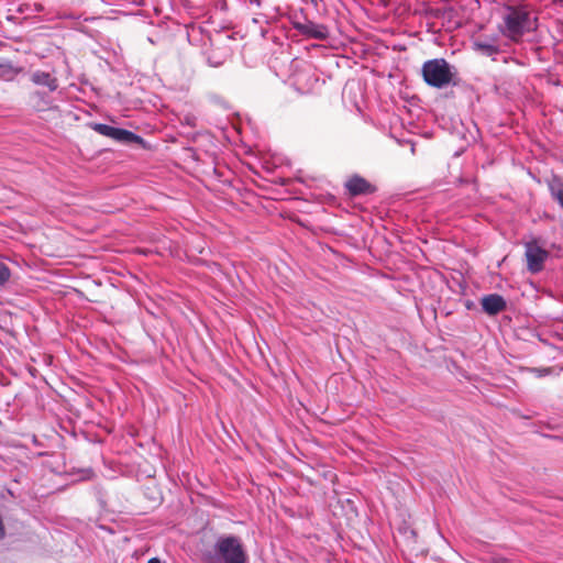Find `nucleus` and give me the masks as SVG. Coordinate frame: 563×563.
<instances>
[{"mask_svg":"<svg viewBox=\"0 0 563 563\" xmlns=\"http://www.w3.org/2000/svg\"><path fill=\"white\" fill-rule=\"evenodd\" d=\"M246 553L241 540L235 536H222L213 549L205 554L206 563H246Z\"/></svg>","mask_w":563,"mask_h":563,"instance_id":"obj_1","label":"nucleus"},{"mask_svg":"<svg viewBox=\"0 0 563 563\" xmlns=\"http://www.w3.org/2000/svg\"><path fill=\"white\" fill-rule=\"evenodd\" d=\"M501 33L511 41H519L534 29V18L523 8H507L503 16Z\"/></svg>","mask_w":563,"mask_h":563,"instance_id":"obj_2","label":"nucleus"},{"mask_svg":"<svg viewBox=\"0 0 563 563\" xmlns=\"http://www.w3.org/2000/svg\"><path fill=\"white\" fill-rule=\"evenodd\" d=\"M422 77L424 81L434 88H444L453 80L454 73L450 64L443 58L427 60L422 65Z\"/></svg>","mask_w":563,"mask_h":563,"instance_id":"obj_3","label":"nucleus"},{"mask_svg":"<svg viewBox=\"0 0 563 563\" xmlns=\"http://www.w3.org/2000/svg\"><path fill=\"white\" fill-rule=\"evenodd\" d=\"M527 267L531 273H538L543 268V264L548 258V252L534 242L526 244Z\"/></svg>","mask_w":563,"mask_h":563,"instance_id":"obj_4","label":"nucleus"},{"mask_svg":"<svg viewBox=\"0 0 563 563\" xmlns=\"http://www.w3.org/2000/svg\"><path fill=\"white\" fill-rule=\"evenodd\" d=\"M92 129L103 136H108L120 142H133L140 139L133 132L108 124L95 123L92 124Z\"/></svg>","mask_w":563,"mask_h":563,"instance_id":"obj_5","label":"nucleus"},{"mask_svg":"<svg viewBox=\"0 0 563 563\" xmlns=\"http://www.w3.org/2000/svg\"><path fill=\"white\" fill-rule=\"evenodd\" d=\"M345 187L352 196L372 194L375 190L373 185H371L365 178L357 175L351 177L346 181Z\"/></svg>","mask_w":563,"mask_h":563,"instance_id":"obj_6","label":"nucleus"},{"mask_svg":"<svg viewBox=\"0 0 563 563\" xmlns=\"http://www.w3.org/2000/svg\"><path fill=\"white\" fill-rule=\"evenodd\" d=\"M482 308L486 313L494 316L506 308V301L499 295H488L482 299Z\"/></svg>","mask_w":563,"mask_h":563,"instance_id":"obj_7","label":"nucleus"},{"mask_svg":"<svg viewBox=\"0 0 563 563\" xmlns=\"http://www.w3.org/2000/svg\"><path fill=\"white\" fill-rule=\"evenodd\" d=\"M31 81L37 86L47 87L49 91H55L58 88L56 77L47 71L36 70L32 73Z\"/></svg>","mask_w":563,"mask_h":563,"instance_id":"obj_8","label":"nucleus"},{"mask_svg":"<svg viewBox=\"0 0 563 563\" xmlns=\"http://www.w3.org/2000/svg\"><path fill=\"white\" fill-rule=\"evenodd\" d=\"M299 30L311 37L323 40L328 36V30L324 25L316 24L313 22H308L301 26Z\"/></svg>","mask_w":563,"mask_h":563,"instance_id":"obj_9","label":"nucleus"},{"mask_svg":"<svg viewBox=\"0 0 563 563\" xmlns=\"http://www.w3.org/2000/svg\"><path fill=\"white\" fill-rule=\"evenodd\" d=\"M19 73L20 69L10 63L0 64V79L7 81L13 80Z\"/></svg>","mask_w":563,"mask_h":563,"instance_id":"obj_10","label":"nucleus"},{"mask_svg":"<svg viewBox=\"0 0 563 563\" xmlns=\"http://www.w3.org/2000/svg\"><path fill=\"white\" fill-rule=\"evenodd\" d=\"M474 45L477 51H481L483 54L487 56H493L498 53V47L496 45L485 41H476Z\"/></svg>","mask_w":563,"mask_h":563,"instance_id":"obj_11","label":"nucleus"},{"mask_svg":"<svg viewBox=\"0 0 563 563\" xmlns=\"http://www.w3.org/2000/svg\"><path fill=\"white\" fill-rule=\"evenodd\" d=\"M530 373L534 374L536 377L541 378L548 375H551L555 372L553 367H533L528 369Z\"/></svg>","mask_w":563,"mask_h":563,"instance_id":"obj_12","label":"nucleus"},{"mask_svg":"<svg viewBox=\"0 0 563 563\" xmlns=\"http://www.w3.org/2000/svg\"><path fill=\"white\" fill-rule=\"evenodd\" d=\"M180 122L183 124H186L190 128H195L197 125V122H198V118L195 113L192 112H186L181 115L180 118Z\"/></svg>","mask_w":563,"mask_h":563,"instance_id":"obj_13","label":"nucleus"},{"mask_svg":"<svg viewBox=\"0 0 563 563\" xmlns=\"http://www.w3.org/2000/svg\"><path fill=\"white\" fill-rule=\"evenodd\" d=\"M10 278L9 267L0 261V286L4 285Z\"/></svg>","mask_w":563,"mask_h":563,"instance_id":"obj_14","label":"nucleus"},{"mask_svg":"<svg viewBox=\"0 0 563 563\" xmlns=\"http://www.w3.org/2000/svg\"><path fill=\"white\" fill-rule=\"evenodd\" d=\"M148 563H161V561L157 558H152L148 560Z\"/></svg>","mask_w":563,"mask_h":563,"instance_id":"obj_15","label":"nucleus"}]
</instances>
